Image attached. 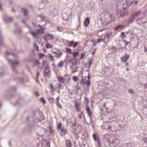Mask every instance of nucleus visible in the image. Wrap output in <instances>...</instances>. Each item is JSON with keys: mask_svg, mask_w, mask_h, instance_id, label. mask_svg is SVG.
<instances>
[{"mask_svg": "<svg viewBox=\"0 0 147 147\" xmlns=\"http://www.w3.org/2000/svg\"><path fill=\"white\" fill-rule=\"evenodd\" d=\"M110 135L106 134L104 136V138L107 140L109 143V146H105L106 147H110L111 146L112 147H114L117 146L120 143V141L118 138L116 136L113 137L112 142H110V140L109 138Z\"/></svg>", "mask_w": 147, "mask_h": 147, "instance_id": "obj_1", "label": "nucleus"}, {"mask_svg": "<svg viewBox=\"0 0 147 147\" xmlns=\"http://www.w3.org/2000/svg\"><path fill=\"white\" fill-rule=\"evenodd\" d=\"M43 135H41L40 137H39L37 139L41 140L39 142V143H37V147H49L50 146V144L49 140H45L42 138Z\"/></svg>", "mask_w": 147, "mask_h": 147, "instance_id": "obj_2", "label": "nucleus"}, {"mask_svg": "<svg viewBox=\"0 0 147 147\" xmlns=\"http://www.w3.org/2000/svg\"><path fill=\"white\" fill-rule=\"evenodd\" d=\"M8 61L9 63L11 65L12 71L16 73H18L16 70V67L19 64V62L17 61H13L11 59H8Z\"/></svg>", "mask_w": 147, "mask_h": 147, "instance_id": "obj_3", "label": "nucleus"}, {"mask_svg": "<svg viewBox=\"0 0 147 147\" xmlns=\"http://www.w3.org/2000/svg\"><path fill=\"white\" fill-rule=\"evenodd\" d=\"M72 126L74 129L73 133L75 135H78L81 131V127L80 125H77L76 123L75 122L72 125Z\"/></svg>", "mask_w": 147, "mask_h": 147, "instance_id": "obj_4", "label": "nucleus"}, {"mask_svg": "<svg viewBox=\"0 0 147 147\" xmlns=\"http://www.w3.org/2000/svg\"><path fill=\"white\" fill-rule=\"evenodd\" d=\"M36 115H37L36 118L34 119L35 122H38L40 120H44L45 119L44 117L42 112L39 111L36 113Z\"/></svg>", "mask_w": 147, "mask_h": 147, "instance_id": "obj_5", "label": "nucleus"}, {"mask_svg": "<svg viewBox=\"0 0 147 147\" xmlns=\"http://www.w3.org/2000/svg\"><path fill=\"white\" fill-rule=\"evenodd\" d=\"M140 13V11H136L135 13L132 14L130 17L128 19V22L129 23H132L135 20V18L139 16Z\"/></svg>", "mask_w": 147, "mask_h": 147, "instance_id": "obj_6", "label": "nucleus"}, {"mask_svg": "<svg viewBox=\"0 0 147 147\" xmlns=\"http://www.w3.org/2000/svg\"><path fill=\"white\" fill-rule=\"evenodd\" d=\"M3 20L5 23H7L13 21V17H8L7 16H4Z\"/></svg>", "mask_w": 147, "mask_h": 147, "instance_id": "obj_7", "label": "nucleus"}, {"mask_svg": "<svg viewBox=\"0 0 147 147\" xmlns=\"http://www.w3.org/2000/svg\"><path fill=\"white\" fill-rule=\"evenodd\" d=\"M129 57V55L125 54L123 57H121V61L123 62H125Z\"/></svg>", "mask_w": 147, "mask_h": 147, "instance_id": "obj_8", "label": "nucleus"}, {"mask_svg": "<svg viewBox=\"0 0 147 147\" xmlns=\"http://www.w3.org/2000/svg\"><path fill=\"white\" fill-rule=\"evenodd\" d=\"M144 19L143 18H141L138 19L137 20V23L139 25H141L142 24H144L147 23V21H144Z\"/></svg>", "mask_w": 147, "mask_h": 147, "instance_id": "obj_9", "label": "nucleus"}, {"mask_svg": "<svg viewBox=\"0 0 147 147\" xmlns=\"http://www.w3.org/2000/svg\"><path fill=\"white\" fill-rule=\"evenodd\" d=\"M117 16L119 17H123L125 15L124 12V11L123 10H120L119 11L117 12Z\"/></svg>", "mask_w": 147, "mask_h": 147, "instance_id": "obj_10", "label": "nucleus"}, {"mask_svg": "<svg viewBox=\"0 0 147 147\" xmlns=\"http://www.w3.org/2000/svg\"><path fill=\"white\" fill-rule=\"evenodd\" d=\"M125 27V26L124 25H119L118 26H117L116 28H115L114 29L115 30L120 31L122 29Z\"/></svg>", "mask_w": 147, "mask_h": 147, "instance_id": "obj_11", "label": "nucleus"}, {"mask_svg": "<svg viewBox=\"0 0 147 147\" xmlns=\"http://www.w3.org/2000/svg\"><path fill=\"white\" fill-rule=\"evenodd\" d=\"M86 109L88 114V116L89 117L90 119H91V116L92 114V113L90 111V110L88 107H86Z\"/></svg>", "mask_w": 147, "mask_h": 147, "instance_id": "obj_12", "label": "nucleus"}, {"mask_svg": "<svg viewBox=\"0 0 147 147\" xmlns=\"http://www.w3.org/2000/svg\"><path fill=\"white\" fill-rule=\"evenodd\" d=\"M50 91L51 93L52 94H54L55 92V89L54 88L53 84H50Z\"/></svg>", "mask_w": 147, "mask_h": 147, "instance_id": "obj_13", "label": "nucleus"}, {"mask_svg": "<svg viewBox=\"0 0 147 147\" xmlns=\"http://www.w3.org/2000/svg\"><path fill=\"white\" fill-rule=\"evenodd\" d=\"M55 53L56 57L58 58H59L62 54L61 51H59V50H58L57 52H55Z\"/></svg>", "mask_w": 147, "mask_h": 147, "instance_id": "obj_14", "label": "nucleus"}, {"mask_svg": "<svg viewBox=\"0 0 147 147\" xmlns=\"http://www.w3.org/2000/svg\"><path fill=\"white\" fill-rule=\"evenodd\" d=\"M90 22V20L89 18H86L84 22L85 27H87L89 24Z\"/></svg>", "mask_w": 147, "mask_h": 147, "instance_id": "obj_15", "label": "nucleus"}, {"mask_svg": "<svg viewBox=\"0 0 147 147\" xmlns=\"http://www.w3.org/2000/svg\"><path fill=\"white\" fill-rule=\"evenodd\" d=\"M22 9L24 15L25 17H26L28 15V10L24 8H22Z\"/></svg>", "mask_w": 147, "mask_h": 147, "instance_id": "obj_16", "label": "nucleus"}, {"mask_svg": "<svg viewBox=\"0 0 147 147\" xmlns=\"http://www.w3.org/2000/svg\"><path fill=\"white\" fill-rule=\"evenodd\" d=\"M61 130V132L60 133L61 136H63L65 135L66 134V130L64 128H62L60 130Z\"/></svg>", "mask_w": 147, "mask_h": 147, "instance_id": "obj_17", "label": "nucleus"}, {"mask_svg": "<svg viewBox=\"0 0 147 147\" xmlns=\"http://www.w3.org/2000/svg\"><path fill=\"white\" fill-rule=\"evenodd\" d=\"M105 124L107 126H108V127H105L104 128L105 129H107V130H108L111 131H113L111 129L112 127L110 126H109V124L108 123H105Z\"/></svg>", "mask_w": 147, "mask_h": 147, "instance_id": "obj_18", "label": "nucleus"}, {"mask_svg": "<svg viewBox=\"0 0 147 147\" xmlns=\"http://www.w3.org/2000/svg\"><path fill=\"white\" fill-rule=\"evenodd\" d=\"M44 32V29L42 28H40L37 30L38 33L39 34H41Z\"/></svg>", "mask_w": 147, "mask_h": 147, "instance_id": "obj_19", "label": "nucleus"}, {"mask_svg": "<svg viewBox=\"0 0 147 147\" xmlns=\"http://www.w3.org/2000/svg\"><path fill=\"white\" fill-rule=\"evenodd\" d=\"M46 70L44 71V75L48 76L50 74V72L49 71V69L47 67H46Z\"/></svg>", "mask_w": 147, "mask_h": 147, "instance_id": "obj_20", "label": "nucleus"}, {"mask_svg": "<svg viewBox=\"0 0 147 147\" xmlns=\"http://www.w3.org/2000/svg\"><path fill=\"white\" fill-rule=\"evenodd\" d=\"M57 79L59 82H60L61 83H63L64 82V78L63 77L61 76H58Z\"/></svg>", "mask_w": 147, "mask_h": 147, "instance_id": "obj_21", "label": "nucleus"}, {"mask_svg": "<svg viewBox=\"0 0 147 147\" xmlns=\"http://www.w3.org/2000/svg\"><path fill=\"white\" fill-rule=\"evenodd\" d=\"M75 106L76 108V109L78 111H80V108L79 107V105L77 102H76L75 104Z\"/></svg>", "mask_w": 147, "mask_h": 147, "instance_id": "obj_22", "label": "nucleus"}, {"mask_svg": "<svg viewBox=\"0 0 147 147\" xmlns=\"http://www.w3.org/2000/svg\"><path fill=\"white\" fill-rule=\"evenodd\" d=\"M93 59L92 58H90L89 59V66L88 67L89 68H90L91 67V65H92V63L93 62Z\"/></svg>", "mask_w": 147, "mask_h": 147, "instance_id": "obj_23", "label": "nucleus"}, {"mask_svg": "<svg viewBox=\"0 0 147 147\" xmlns=\"http://www.w3.org/2000/svg\"><path fill=\"white\" fill-rule=\"evenodd\" d=\"M33 64L34 65H37L38 66H39L40 65V63L37 60H35L33 61Z\"/></svg>", "mask_w": 147, "mask_h": 147, "instance_id": "obj_24", "label": "nucleus"}, {"mask_svg": "<svg viewBox=\"0 0 147 147\" xmlns=\"http://www.w3.org/2000/svg\"><path fill=\"white\" fill-rule=\"evenodd\" d=\"M64 65V63L62 61L60 62L58 65V67H59L62 68Z\"/></svg>", "mask_w": 147, "mask_h": 147, "instance_id": "obj_25", "label": "nucleus"}, {"mask_svg": "<svg viewBox=\"0 0 147 147\" xmlns=\"http://www.w3.org/2000/svg\"><path fill=\"white\" fill-rule=\"evenodd\" d=\"M66 145L68 147H70L71 145V144L69 140H67L66 141Z\"/></svg>", "mask_w": 147, "mask_h": 147, "instance_id": "obj_26", "label": "nucleus"}, {"mask_svg": "<svg viewBox=\"0 0 147 147\" xmlns=\"http://www.w3.org/2000/svg\"><path fill=\"white\" fill-rule=\"evenodd\" d=\"M29 33L31 34L35 38L36 36V33L34 32L31 31H30L29 32Z\"/></svg>", "mask_w": 147, "mask_h": 147, "instance_id": "obj_27", "label": "nucleus"}, {"mask_svg": "<svg viewBox=\"0 0 147 147\" xmlns=\"http://www.w3.org/2000/svg\"><path fill=\"white\" fill-rule=\"evenodd\" d=\"M126 3L129 6L131 5L133 3V1H129L127 0L126 1Z\"/></svg>", "mask_w": 147, "mask_h": 147, "instance_id": "obj_28", "label": "nucleus"}, {"mask_svg": "<svg viewBox=\"0 0 147 147\" xmlns=\"http://www.w3.org/2000/svg\"><path fill=\"white\" fill-rule=\"evenodd\" d=\"M3 42L2 38L0 35V46H1L3 45Z\"/></svg>", "mask_w": 147, "mask_h": 147, "instance_id": "obj_29", "label": "nucleus"}, {"mask_svg": "<svg viewBox=\"0 0 147 147\" xmlns=\"http://www.w3.org/2000/svg\"><path fill=\"white\" fill-rule=\"evenodd\" d=\"M46 47L47 48H52L53 46L51 45L49 43H47L45 45Z\"/></svg>", "mask_w": 147, "mask_h": 147, "instance_id": "obj_30", "label": "nucleus"}, {"mask_svg": "<svg viewBox=\"0 0 147 147\" xmlns=\"http://www.w3.org/2000/svg\"><path fill=\"white\" fill-rule=\"evenodd\" d=\"M123 147H131V145L130 144H122Z\"/></svg>", "mask_w": 147, "mask_h": 147, "instance_id": "obj_31", "label": "nucleus"}, {"mask_svg": "<svg viewBox=\"0 0 147 147\" xmlns=\"http://www.w3.org/2000/svg\"><path fill=\"white\" fill-rule=\"evenodd\" d=\"M82 115L84 117V120L85 121V120H86L85 118V117L84 115L83 114V112H82L81 114L79 115V118H80L81 119L82 118Z\"/></svg>", "mask_w": 147, "mask_h": 147, "instance_id": "obj_32", "label": "nucleus"}, {"mask_svg": "<svg viewBox=\"0 0 147 147\" xmlns=\"http://www.w3.org/2000/svg\"><path fill=\"white\" fill-rule=\"evenodd\" d=\"M47 36L49 37L51 39H54V36H53L51 34H47Z\"/></svg>", "mask_w": 147, "mask_h": 147, "instance_id": "obj_33", "label": "nucleus"}, {"mask_svg": "<svg viewBox=\"0 0 147 147\" xmlns=\"http://www.w3.org/2000/svg\"><path fill=\"white\" fill-rule=\"evenodd\" d=\"M49 57L51 59L52 61H54L53 57L51 53L49 54Z\"/></svg>", "mask_w": 147, "mask_h": 147, "instance_id": "obj_34", "label": "nucleus"}, {"mask_svg": "<svg viewBox=\"0 0 147 147\" xmlns=\"http://www.w3.org/2000/svg\"><path fill=\"white\" fill-rule=\"evenodd\" d=\"M72 53L73 54V57H75L78 55V51H76V52H74L73 53L72 52Z\"/></svg>", "mask_w": 147, "mask_h": 147, "instance_id": "obj_35", "label": "nucleus"}, {"mask_svg": "<svg viewBox=\"0 0 147 147\" xmlns=\"http://www.w3.org/2000/svg\"><path fill=\"white\" fill-rule=\"evenodd\" d=\"M74 42L73 41H71V42H69V45L70 46V47H71L72 46H73V45L74 44Z\"/></svg>", "mask_w": 147, "mask_h": 147, "instance_id": "obj_36", "label": "nucleus"}, {"mask_svg": "<svg viewBox=\"0 0 147 147\" xmlns=\"http://www.w3.org/2000/svg\"><path fill=\"white\" fill-rule=\"evenodd\" d=\"M56 104L58 108H59L60 109L62 108V106L59 102H57Z\"/></svg>", "mask_w": 147, "mask_h": 147, "instance_id": "obj_37", "label": "nucleus"}, {"mask_svg": "<svg viewBox=\"0 0 147 147\" xmlns=\"http://www.w3.org/2000/svg\"><path fill=\"white\" fill-rule=\"evenodd\" d=\"M16 32L17 33H20L22 32V31L21 29H17L16 30Z\"/></svg>", "mask_w": 147, "mask_h": 147, "instance_id": "obj_38", "label": "nucleus"}, {"mask_svg": "<svg viewBox=\"0 0 147 147\" xmlns=\"http://www.w3.org/2000/svg\"><path fill=\"white\" fill-rule=\"evenodd\" d=\"M34 47L36 48L37 50V51H38L39 50V47H38V46L36 43H35L34 44Z\"/></svg>", "mask_w": 147, "mask_h": 147, "instance_id": "obj_39", "label": "nucleus"}, {"mask_svg": "<svg viewBox=\"0 0 147 147\" xmlns=\"http://www.w3.org/2000/svg\"><path fill=\"white\" fill-rule=\"evenodd\" d=\"M71 49L69 48H66V51L69 53H72V52L71 51Z\"/></svg>", "mask_w": 147, "mask_h": 147, "instance_id": "obj_40", "label": "nucleus"}, {"mask_svg": "<svg viewBox=\"0 0 147 147\" xmlns=\"http://www.w3.org/2000/svg\"><path fill=\"white\" fill-rule=\"evenodd\" d=\"M73 80L76 82L78 80V77L76 76H74L73 78Z\"/></svg>", "mask_w": 147, "mask_h": 147, "instance_id": "obj_41", "label": "nucleus"}, {"mask_svg": "<svg viewBox=\"0 0 147 147\" xmlns=\"http://www.w3.org/2000/svg\"><path fill=\"white\" fill-rule=\"evenodd\" d=\"M61 123H59L58 125V128L60 130L62 128H61Z\"/></svg>", "mask_w": 147, "mask_h": 147, "instance_id": "obj_42", "label": "nucleus"}, {"mask_svg": "<svg viewBox=\"0 0 147 147\" xmlns=\"http://www.w3.org/2000/svg\"><path fill=\"white\" fill-rule=\"evenodd\" d=\"M85 53H82L81 54L80 58L82 59V58H83L85 56Z\"/></svg>", "mask_w": 147, "mask_h": 147, "instance_id": "obj_43", "label": "nucleus"}, {"mask_svg": "<svg viewBox=\"0 0 147 147\" xmlns=\"http://www.w3.org/2000/svg\"><path fill=\"white\" fill-rule=\"evenodd\" d=\"M93 138L94 139V140L96 141H97V139L96 137L94 134H93Z\"/></svg>", "mask_w": 147, "mask_h": 147, "instance_id": "obj_44", "label": "nucleus"}, {"mask_svg": "<svg viewBox=\"0 0 147 147\" xmlns=\"http://www.w3.org/2000/svg\"><path fill=\"white\" fill-rule=\"evenodd\" d=\"M78 44V42H76L75 43H74L73 46V48H75Z\"/></svg>", "mask_w": 147, "mask_h": 147, "instance_id": "obj_45", "label": "nucleus"}, {"mask_svg": "<svg viewBox=\"0 0 147 147\" xmlns=\"http://www.w3.org/2000/svg\"><path fill=\"white\" fill-rule=\"evenodd\" d=\"M39 55L40 56V58H42V57H44L45 56L42 53H41L40 54V53L39 54Z\"/></svg>", "mask_w": 147, "mask_h": 147, "instance_id": "obj_46", "label": "nucleus"}, {"mask_svg": "<svg viewBox=\"0 0 147 147\" xmlns=\"http://www.w3.org/2000/svg\"><path fill=\"white\" fill-rule=\"evenodd\" d=\"M128 92L129 93L133 94L134 93V91L132 90L131 89H129L128 90Z\"/></svg>", "mask_w": 147, "mask_h": 147, "instance_id": "obj_47", "label": "nucleus"}, {"mask_svg": "<svg viewBox=\"0 0 147 147\" xmlns=\"http://www.w3.org/2000/svg\"><path fill=\"white\" fill-rule=\"evenodd\" d=\"M57 29L60 32L62 30V28L60 27H58L57 28Z\"/></svg>", "mask_w": 147, "mask_h": 147, "instance_id": "obj_48", "label": "nucleus"}, {"mask_svg": "<svg viewBox=\"0 0 147 147\" xmlns=\"http://www.w3.org/2000/svg\"><path fill=\"white\" fill-rule=\"evenodd\" d=\"M40 99H41V100L42 101V102L44 103L45 104L46 103L45 101L43 98H41Z\"/></svg>", "mask_w": 147, "mask_h": 147, "instance_id": "obj_49", "label": "nucleus"}, {"mask_svg": "<svg viewBox=\"0 0 147 147\" xmlns=\"http://www.w3.org/2000/svg\"><path fill=\"white\" fill-rule=\"evenodd\" d=\"M85 99L86 100V102L88 103L89 102V100L87 97H85Z\"/></svg>", "mask_w": 147, "mask_h": 147, "instance_id": "obj_50", "label": "nucleus"}, {"mask_svg": "<svg viewBox=\"0 0 147 147\" xmlns=\"http://www.w3.org/2000/svg\"><path fill=\"white\" fill-rule=\"evenodd\" d=\"M86 84H88V86H89L90 84V80H88V81H87L86 82Z\"/></svg>", "mask_w": 147, "mask_h": 147, "instance_id": "obj_51", "label": "nucleus"}, {"mask_svg": "<svg viewBox=\"0 0 147 147\" xmlns=\"http://www.w3.org/2000/svg\"><path fill=\"white\" fill-rule=\"evenodd\" d=\"M5 54L6 55H9L11 54H12L11 53H9L8 51H6L5 53Z\"/></svg>", "mask_w": 147, "mask_h": 147, "instance_id": "obj_52", "label": "nucleus"}, {"mask_svg": "<svg viewBox=\"0 0 147 147\" xmlns=\"http://www.w3.org/2000/svg\"><path fill=\"white\" fill-rule=\"evenodd\" d=\"M87 81H86V80L84 81V79H82V82H83V83L84 84H86V83H86Z\"/></svg>", "mask_w": 147, "mask_h": 147, "instance_id": "obj_53", "label": "nucleus"}, {"mask_svg": "<svg viewBox=\"0 0 147 147\" xmlns=\"http://www.w3.org/2000/svg\"><path fill=\"white\" fill-rule=\"evenodd\" d=\"M102 40V39L101 38L97 40V42L98 43H100V42H101V41Z\"/></svg>", "mask_w": 147, "mask_h": 147, "instance_id": "obj_54", "label": "nucleus"}, {"mask_svg": "<svg viewBox=\"0 0 147 147\" xmlns=\"http://www.w3.org/2000/svg\"><path fill=\"white\" fill-rule=\"evenodd\" d=\"M96 51V49H94L92 52V53L93 54H94Z\"/></svg>", "mask_w": 147, "mask_h": 147, "instance_id": "obj_55", "label": "nucleus"}, {"mask_svg": "<svg viewBox=\"0 0 147 147\" xmlns=\"http://www.w3.org/2000/svg\"><path fill=\"white\" fill-rule=\"evenodd\" d=\"M34 94L36 95L37 96H38L39 95L38 92H34Z\"/></svg>", "mask_w": 147, "mask_h": 147, "instance_id": "obj_56", "label": "nucleus"}, {"mask_svg": "<svg viewBox=\"0 0 147 147\" xmlns=\"http://www.w3.org/2000/svg\"><path fill=\"white\" fill-rule=\"evenodd\" d=\"M13 12H15V10L14 9V7H12V10H11Z\"/></svg>", "mask_w": 147, "mask_h": 147, "instance_id": "obj_57", "label": "nucleus"}, {"mask_svg": "<svg viewBox=\"0 0 147 147\" xmlns=\"http://www.w3.org/2000/svg\"><path fill=\"white\" fill-rule=\"evenodd\" d=\"M61 84H60L59 85V87H58V88L59 90H60L61 88Z\"/></svg>", "mask_w": 147, "mask_h": 147, "instance_id": "obj_58", "label": "nucleus"}, {"mask_svg": "<svg viewBox=\"0 0 147 147\" xmlns=\"http://www.w3.org/2000/svg\"><path fill=\"white\" fill-rule=\"evenodd\" d=\"M26 26L28 27L29 29L30 30H31L32 29V28L31 27H30L28 25H27Z\"/></svg>", "mask_w": 147, "mask_h": 147, "instance_id": "obj_59", "label": "nucleus"}, {"mask_svg": "<svg viewBox=\"0 0 147 147\" xmlns=\"http://www.w3.org/2000/svg\"><path fill=\"white\" fill-rule=\"evenodd\" d=\"M90 123L91 124L93 125L94 124V123L93 121H92V119L91 120L90 119Z\"/></svg>", "mask_w": 147, "mask_h": 147, "instance_id": "obj_60", "label": "nucleus"}, {"mask_svg": "<svg viewBox=\"0 0 147 147\" xmlns=\"http://www.w3.org/2000/svg\"><path fill=\"white\" fill-rule=\"evenodd\" d=\"M59 98L58 97L57 98H56V100H57V102H59Z\"/></svg>", "mask_w": 147, "mask_h": 147, "instance_id": "obj_61", "label": "nucleus"}, {"mask_svg": "<svg viewBox=\"0 0 147 147\" xmlns=\"http://www.w3.org/2000/svg\"><path fill=\"white\" fill-rule=\"evenodd\" d=\"M134 3L136 5L138 3V1H134Z\"/></svg>", "mask_w": 147, "mask_h": 147, "instance_id": "obj_62", "label": "nucleus"}, {"mask_svg": "<svg viewBox=\"0 0 147 147\" xmlns=\"http://www.w3.org/2000/svg\"><path fill=\"white\" fill-rule=\"evenodd\" d=\"M97 44V43L96 42H95V43H93V46H95Z\"/></svg>", "mask_w": 147, "mask_h": 147, "instance_id": "obj_63", "label": "nucleus"}, {"mask_svg": "<svg viewBox=\"0 0 147 147\" xmlns=\"http://www.w3.org/2000/svg\"><path fill=\"white\" fill-rule=\"evenodd\" d=\"M107 70H110L111 71H112V68H108L107 69Z\"/></svg>", "mask_w": 147, "mask_h": 147, "instance_id": "obj_64", "label": "nucleus"}]
</instances>
